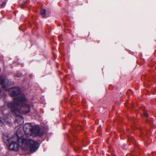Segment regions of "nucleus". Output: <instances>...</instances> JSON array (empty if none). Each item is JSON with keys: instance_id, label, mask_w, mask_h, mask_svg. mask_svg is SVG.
Instances as JSON below:
<instances>
[{"instance_id": "5", "label": "nucleus", "mask_w": 156, "mask_h": 156, "mask_svg": "<svg viewBox=\"0 0 156 156\" xmlns=\"http://www.w3.org/2000/svg\"><path fill=\"white\" fill-rule=\"evenodd\" d=\"M6 117H7V119L5 118V121H6L7 122L10 123L11 122V120L10 119V118L11 117L10 116L8 115L7 116V115H6L5 116Z\"/></svg>"}, {"instance_id": "7", "label": "nucleus", "mask_w": 156, "mask_h": 156, "mask_svg": "<svg viewBox=\"0 0 156 156\" xmlns=\"http://www.w3.org/2000/svg\"><path fill=\"white\" fill-rule=\"evenodd\" d=\"M6 2L4 0H2L0 2V5L2 7L4 6L6 4Z\"/></svg>"}, {"instance_id": "2", "label": "nucleus", "mask_w": 156, "mask_h": 156, "mask_svg": "<svg viewBox=\"0 0 156 156\" xmlns=\"http://www.w3.org/2000/svg\"><path fill=\"white\" fill-rule=\"evenodd\" d=\"M9 144V149L13 151H18L20 147L24 151L29 150L34 152L38 149L39 143L36 141L24 138L23 137L18 138L16 136L6 139Z\"/></svg>"}, {"instance_id": "1", "label": "nucleus", "mask_w": 156, "mask_h": 156, "mask_svg": "<svg viewBox=\"0 0 156 156\" xmlns=\"http://www.w3.org/2000/svg\"><path fill=\"white\" fill-rule=\"evenodd\" d=\"M8 91L12 97H16L13 101L5 102L1 108L2 111L9 108L13 113L17 114L20 112L19 105H22L21 109L23 112H28L30 111L29 105L26 103L27 101V99L24 94L21 92V90L19 87H15L11 88L9 89Z\"/></svg>"}, {"instance_id": "4", "label": "nucleus", "mask_w": 156, "mask_h": 156, "mask_svg": "<svg viewBox=\"0 0 156 156\" xmlns=\"http://www.w3.org/2000/svg\"><path fill=\"white\" fill-rule=\"evenodd\" d=\"M22 105H19L18 108L20 112L19 114H17L13 113L12 112L11 110L10 109L11 112L13 115H16V116L15 121L16 122H17L18 124H19L20 125L22 124L24 122V119H23V117L21 115H19V114L21 112V111H22V112H23L27 113V112H23V110H22V109H21V107H22ZM29 111H30L28 112Z\"/></svg>"}, {"instance_id": "3", "label": "nucleus", "mask_w": 156, "mask_h": 156, "mask_svg": "<svg viewBox=\"0 0 156 156\" xmlns=\"http://www.w3.org/2000/svg\"><path fill=\"white\" fill-rule=\"evenodd\" d=\"M23 129L27 136H41L44 133V131L41 130L39 127L33 126L30 123H26L23 126Z\"/></svg>"}, {"instance_id": "8", "label": "nucleus", "mask_w": 156, "mask_h": 156, "mask_svg": "<svg viewBox=\"0 0 156 156\" xmlns=\"http://www.w3.org/2000/svg\"><path fill=\"white\" fill-rule=\"evenodd\" d=\"M3 125V122L0 119V126H2Z\"/></svg>"}, {"instance_id": "6", "label": "nucleus", "mask_w": 156, "mask_h": 156, "mask_svg": "<svg viewBox=\"0 0 156 156\" xmlns=\"http://www.w3.org/2000/svg\"><path fill=\"white\" fill-rule=\"evenodd\" d=\"M41 13L42 16L44 17L46 15V11L44 9H42L41 12Z\"/></svg>"}, {"instance_id": "9", "label": "nucleus", "mask_w": 156, "mask_h": 156, "mask_svg": "<svg viewBox=\"0 0 156 156\" xmlns=\"http://www.w3.org/2000/svg\"><path fill=\"white\" fill-rule=\"evenodd\" d=\"M144 115L145 117H147L148 116V114L146 112H144Z\"/></svg>"}]
</instances>
